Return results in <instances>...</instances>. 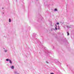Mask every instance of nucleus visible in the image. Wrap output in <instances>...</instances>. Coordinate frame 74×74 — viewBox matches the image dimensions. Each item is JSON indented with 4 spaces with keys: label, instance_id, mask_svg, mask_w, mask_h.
<instances>
[{
    "label": "nucleus",
    "instance_id": "ddd939ff",
    "mask_svg": "<svg viewBox=\"0 0 74 74\" xmlns=\"http://www.w3.org/2000/svg\"><path fill=\"white\" fill-rule=\"evenodd\" d=\"M47 63H48V62H46Z\"/></svg>",
    "mask_w": 74,
    "mask_h": 74
},
{
    "label": "nucleus",
    "instance_id": "20e7f679",
    "mask_svg": "<svg viewBox=\"0 0 74 74\" xmlns=\"http://www.w3.org/2000/svg\"><path fill=\"white\" fill-rule=\"evenodd\" d=\"M67 28H70L71 26H67Z\"/></svg>",
    "mask_w": 74,
    "mask_h": 74
},
{
    "label": "nucleus",
    "instance_id": "39448f33",
    "mask_svg": "<svg viewBox=\"0 0 74 74\" xmlns=\"http://www.w3.org/2000/svg\"><path fill=\"white\" fill-rule=\"evenodd\" d=\"M9 22H11V19L10 18L9 19Z\"/></svg>",
    "mask_w": 74,
    "mask_h": 74
},
{
    "label": "nucleus",
    "instance_id": "423d86ee",
    "mask_svg": "<svg viewBox=\"0 0 74 74\" xmlns=\"http://www.w3.org/2000/svg\"><path fill=\"white\" fill-rule=\"evenodd\" d=\"M7 52V50H4L5 52Z\"/></svg>",
    "mask_w": 74,
    "mask_h": 74
},
{
    "label": "nucleus",
    "instance_id": "4468645a",
    "mask_svg": "<svg viewBox=\"0 0 74 74\" xmlns=\"http://www.w3.org/2000/svg\"><path fill=\"white\" fill-rule=\"evenodd\" d=\"M2 9H3V8H2Z\"/></svg>",
    "mask_w": 74,
    "mask_h": 74
},
{
    "label": "nucleus",
    "instance_id": "f257e3e1",
    "mask_svg": "<svg viewBox=\"0 0 74 74\" xmlns=\"http://www.w3.org/2000/svg\"><path fill=\"white\" fill-rule=\"evenodd\" d=\"M6 61L8 62V61H9V63L10 64H12V61L10 59H6Z\"/></svg>",
    "mask_w": 74,
    "mask_h": 74
},
{
    "label": "nucleus",
    "instance_id": "6e6552de",
    "mask_svg": "<svg viewBox=\"0 0 74 74\" xmlns=\"http://www.w3.org/2000/svg\"><path fill=\"white\" fill-rule=\"evenodd\" d=\"M55 29L56 30H57V27H56V25Z\"/></svg>",
    "mask_w": 74,
    "mask_h": 74
},
{
    "label": "nucleus",
    "instance_id": "f8f14e48",
    "mask_svg": "<svg viewBox=\"0 0 74 74\" xmlns=\"http://www.w3.org/2000/svg\"><path fill=\"white\" fill-rule=\"evenodd\" d=\"M50 74H54L53 73H51Z\"/></svg>",
    "mask_w": 74,
    "mask_h": 74
},
{
    "label": "nucleus",
    "instance_id": "0eeeda50",
    "mask_svg": "<svg viewBox=\"0 0 74 74\" xmlns=\"http://www.w3.org/2000/svg\"><path fill=\"white\" fill-rule=\"evenodd\" d=\"M55 11H58V10L57 9H55L54 10Z\"/></svg>",
    "mask_w": 74,
    "mask_h": 74
},
{
    "label": "nucleus",
    "instance_id": "1a4fd4ad",
    "mask_svg": "<svg viewBox=\"0 0 74 74\" xmlns=\"http://www.w3.org/2000/svg\"><path fill=\"white\" fill-rule=\"evenodd\" d=\"M67 36H69V32H67Z\"/></svg>",
    "mask_w": 74,
    "mask_h": 74
},
{
    "label": "nucleus",
    "instance_id": "9b49d317",
    "mask_svg": "<svg viewBox=\"0 0 74 74\" xmlns=\"http://www.w3.org/2000/svg\"><path fill=\"white\" fill-rule=\"evenodd\" d=\"M58 29H59V26H58Z\"/></svg>",
    "mask_w": 74,
    "mask_h": 74
},
{
    "label": "nucleus",
    "instance_id": "7ed1b4c3",
    "mask_svg": "<svg viewBox=\"0 0 74 74\" xmlns=\"http://www.w3.org/2000/svg\"><path fill=\"white\" fill-rule=\"evenodd\" d=\"M14 73L15 74H17L18 73V71H15L14 72Z\"/></svg>",
    "mask_w": 74,
    "mask_h": 74
},
{
    "label": "nucleus",
    "instance_id": "9d476101",
    "mask_svg": "<svg viewBox=\"0 0 74 74\" xmlns=\"http://www.w3.org/2000/svg\"><path fill=\"white\" fill-rule=\"evenodd\" d=\"M56 24L57 25H59V23H57Z\"/></svg>",
    "mask_w": 74,
    "mask_h": 74
},
{
    "label": "nucleus",
    "instance_id": "f03ea898",
    "mask_svg": "<svg viewBox=\"0 0 74 74\" xmlns=\"http://www.w3.org/2000/svg\"><path fill=\"white\" fill-rule=\"evenodd\" d=\"M10 68L11 69H12L13 70L14 69V66H10Z\"/></svg>",
    "mask_w": 74,
    "mask_h": 74
}]
</instances>
